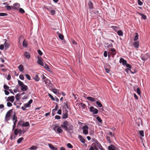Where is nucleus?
<instances>
[{"label":"nucleus","instance_id":"1","mask_svg":"<svg viewBox=\"0 0 150 150\" xmlns=\"http://www.w3.org/2000/svg\"><path fill=\"white\" fill-rule=\"evenodd\" d=\"M61 127L66 131L69 132H71V131L73 130V126L67 121H64Z\"/></svg>","mask_w":150,"mask_h":150},{"label":"nucleus","instance_id":"2","mask_svg":"<svg viewBox=\"0 0 150 150\" xmlns=\"http://www.w3.org/2000/svg\"><path fill=\"white\" fill-rule=\"evenodd\" d=\"M18 84L21 87V90L22 91H27L28 89V86L25 85L23 82L20 80L18 81Z\"/></svg>","mask_w":150,"mask_h":150},{"label":"nucleus","instance_id":"3","mask_svg":"<svg viewBox=\"0 0 150 150\" xmlns=\"http://www.w3.org/2000/svg\"><path fill=\"white\" fill-rule=\"evenodd\" d=\"M13 111V110L12 109H11L8 111L6 113L5 117V121L7 122L8 121L10 120V117Z\"/></svg>","mask_w":150,"mask_h":150},{"label":"nucleus","instance_id":"4","mask_svg":"<svg viewBox=\"0 0 150 150\" xmlns=\"http://www.w3.org/2000/svg\"><path fill=\"white\" fill-rule=\"evenodd\" d=\"M18 125L23 127H28L29 126V123L28 122H24L22 121H20L18 122Z\"/></svg>","mask_w":150,"mask_h":150},{"label":"nucleus","instance_id":"5","mask_svg":"<svg viewBox=\"0 0 150 150\" xmlns=\"http://www.w3.org/2000/svg\"><path fill=\"white\" fill-rule=\"evenodd\" d=\"M138 38H134V42L133 43L134 47L136 48H138L139 47V41L137 40Z\"/></svg>","mask_w":150,"mask_h":150},{"label":"nucleus","instance_id":"6","mask_svg":"<svg viewBox=\"0 0 150 150\" xmlns=\"http://www.w3.org/2000/svg\"><path fill=\"white\" fill-rule=\"evenodd\" d=\"M88 127L87 125H86L83 126L82 127L83 133L85 135L87 134H88Z\"/></svg>","mask_w":150,"mask_h":150},{"label":"nucleus","instance_id":"7","mask_svg":"<svg viewBox=\"0 0 150 150\" xmlns=\"http://www.w3.org/2000/svg\"><path fill=\"white\" fill-rule=\"evenodd\" d=\"M140 57L143 61H145L148 59L149 57V56L148 54H142Z\"/></svg>","mask_w":150,"mask_h":150},{"label":"nucleus","instance_id":"8","mask_svg":"<svg viewBox=\"0 0 150 150\" xmlns=\"http://www.w3.org/2000/svg\"><path fill=\"white\" fill-rule=\"evenodd\" d=\"M90 111L93 112V114H97L98 113V110L97 109L94 108L93 106H91L90 109Z\"/></svg>","mask_w":150,"mask_h":150},{"label":"nucleus","instance_id":"9","mask_svg":"<svg viewBox=\"0 0 150 150\" xmlns=\"http://www.w3.org/2000/svg\"><path fill=\"white\" fill-rule=\"evenodd\" d=\"M46 84L47 86L49 87H51L52 86V84L50 82V80H48V79H46L44 81Z\"/></svg>","mask_w":150,"mask_h":150},{"label":"nucleus","instance_id":"10","mask_svg":"<svg viewBox=\"0 0 150 150\" xmlns=\"http://www.w3.org/2000/svg\"><path fill=\"white\" fill-rule=\"evenodd\" d=\"M68 111L67 110H66L64 111H63L62 116L63 118L66 119L68 117Z\"/></svg>","mask_w":150,"mask_h":150},{"label":"nucleus","instance_id":"11","mask_svg":"<svg viewBox=\"0 0 150 150\" xmlns=\"http://www.w3.org/2000/svg\"><path fill=\"white\" fill-rule=\"evenodd\" d=\"M119 62L120 63L122 64L123 65H125L127 63V61L122 58H120Z\"/></svg>","mask_w":150,"mask_h":150},{"label":"nucleus","instance_id":"12","mask_svg":"<svg viewBox=\"0 0 150 150\" xmlns=\"http://www.w3.org/2000/svg\"><path fill=\"white\" fill-rule=\"evenodd\" d=\"M33 100L32 99H30L28 102L24 105V106L26 108H28L30 107V104L32 103Z\"/></svg>","mask_w":150,"mask_h":150},{"label":"nucleus","instance_id":"13","mask_svg":"<svg viewBox=\"0 0 150 150\" xmlns=\"http://www.w3.org/2000/svg\"><path fill=\"white\" fill-rule=\"evenodd\" d=\"M78 138L79 139L80 141L83 143L84 144L85 142V140L83 138V137L79 135L78 136Z\"/></svg>","mask_w":150,"mask_h":150},{"label":"nucleus","instance_id":"14","mask_svg":"<svg viewBox=\"0 0 150 150\" xmlns=\"http://www.w3.org/2000/svg\"><path fill=\"white\" fill-rule=\"evenodd\" d=\"M14 100V97L13 96H10L8 97L7 101H10L11 102L13 103V102Z\"/></svg>","mask_w":150,"mask_h":150},{"label":"nucleus","instance_id":"15","mask_svg":"<svg viewBox=\"0 0 150 150\" xmlns=\"http://www.w3.org/2000/svg\"><path fill=\"white\" fill-rule=\"evenodd\" d=\"M24 57L27 59H29L30 57V55L28 52H25L23 54Z\"/></svg>","mask_w":150,"mask_h":150},{"label":"nucleus","instance_id":"16","mask_svg":"<svg viewBox=\"0 0 150 150\" xmlns=\"http://www.w3.org/2000/svg\"><path fill=\"white\" fill-rule=\"evenodd\" d=\"M125 71L127 73H128L129 72V71H130L131 72L132 74H135L136 72V71H133L131 70V69L130 68L126 69H125Z\"/></svg>","mask_w":150,"mask_h":150},{"label":"nucleus","instance_id":"17","mask_svg":"<svg viewBox=\"0 0 150 150\" xmlns=\"http://www.w3.org/2000/svg\"><path fill=\"white\" fill-rule=\"evenodd\" d=\"M48 145L49 147L52 150H57V147H54L52 144H49Z\"/></svg>","mask_w":150,"mask_h":150},{"label":"nucleus","instance_id":"18","mask_svg":"<svg viewBox=\"0 0 150 150\" xmlns=\"http://www.w3.org/2000/svg\"><path fill=\"white\" fill-rule=\"evenodd\" d=\"M4 40H5V42L4 43V46L5 47V49L6 50L8 48L9 46V45L7 42H6L7 41L6 39H5Z\"/></svg>","mask_w":150,"mask_h":150},{"label":"nucleus","instance_id":"19","mask_svg":"<svg viewBox=\"0 0 150 150\" xmlns=\"http://www.w3.org/2000/svg\"><path fill=\"white\" fill-rule=\"evenodd\" d=\"M18 68L20 71H23L24 69L23 66L21 64L19 65Z\"/></svg>","mask_w":150,"mask_h":150},{"label":"nucleus","instance_id":"20","mask_svg":"<svg viewBox=\"0 0 150 150\" xmlns=\"http://www.w3.org/2000/svg\"><path fill=\"white\" fill-rule=\"evenodd\" d=\"M88 5L89 6V8L90 9H92L93 8V3L91 1H89L88 2Z\"/></svg>","mask_w":150,"mask_h":150},{"label":"nucleus","instance_id":"21","mask_svg":"<svg viewBox=\"0 0 150 150\" xmlns=\"http://www.w3.org/2000/svg\"><path fill=\"white\" fill-rule=\"evenodd\" d=\"M87 98L88 100L91 102H94L95 101V98L91 97H88Z\"/></svg>","mask_w":150,"mask_h":150},{"label":"nucleus","instance_id":"22","mask_svg":"<svg viewBox=\"0 0 150 150\" xmlns=\"http://www.w3.org/2000/svg\"><path fill=\"white\" fill-rule=\"evenodd\" d=\"M12 119L13 121H17V117L16 115V113L15 112H14V113L12 117Z\"/></svg>","mask_w":150,"mask_h":150},{"label":"nucleus","instance_id":"23","mask_svg":"<svg viewBox=\"0 0 150 150\" xmlns=\"http://www.w3.org/2000/svg\"><path fill=\"white\" fill-rule=\"evenodd\" d=\"M138 14H139V15H140L142 16V18L144 20H145L146 19V16L144 15V14L141 13H139Z\"/></svg>","mask_w":150,"mask_h":150},{"label":"nucleus","instance_id":"24","mask_svg":"<svg viewBox=\"0 0 150 150\" xmlns=\"http://www.w3.org/2000/svg\"><path fill=\"white\" fill-rule=\"evenodd\" d=\"M28 44L27 41L25 40H24L23 42V46L25 47H27L28 46Z\"/></svg>","mask_w":150,"mask_h":150},{"label":"nucleus","instance_id":"25","mask_svg":"<svg viewBox=\"0 0 150 150\" xmlns=\"http://www.w3.org/2000/svg\"><path fill=\"white\" fill-rule=\"evenodd\" d=\"M108 149L109 150H115V147L112 145L108 146Z\"/></svg>","mask_w":150,"mask_h":150},{"label":"nucleus","instance_id":"26","mask_svg":"<svg viewBox=\"0 0 150 150\" xmlns=\"http://www.w3.org/2000/svg\"><path fill=\"white\" fill-rule=\"evenodd\" d=\"M39 57H38V59L37 61V63L39 64L40 65H41V66H43V65H44V64L43 63V62H42V61L40 60L39 59Z\"/></svg>","mask_w":150,"mask_h":150},{"label":"nucleus","instance_id":"27","mask_svg":"<svg viewBox=\"0 0 150 150\" xmlns=\"http://www.w3.org/2000/svg\"><path fill=\"white\" fill-rule=\"evenodd\" d=\"M57 130L59 133H61L63 132V130L61 129V127H58L57 129Z\"/></svg>","mask_w":150,"mask_h":150},{"label":"nucleus","instance_id":"28","mask_svg":"<svg viewBox=\"0 0 150 150\" xmlns=\"http://www.w3.org/2000/svg\"><path fill=\"white\" fill-rule=\"evenodd\" d=\"M20 96L21 95L19 93H18L16 95L15 98L18 101L19 100Z\"/></svg>","mask_w":150,"mask_h":150},{"label":"nucleus","instance_id":"29","mask_svg":"<svg viewBox=\"0 0 150 150\" xmlns=\"http://www.w3.org/2000/svg\"><path fill=\"white\" fill-rule=\"evenodd\" d=\"M37 149V146H32L29 148L30 150H35Z\"/></svg>","mask_w":150,"mask_h":150},{"label":"nucleus","instance_id":"30","mask_svg":"<svg viewBox=\"0 0 150 150\" xmlns=\"http://www.w3.org/2000/svg\"><path fill=\"white\" fill-rule=\"evenodd\" d=\"M34 80L37 81H38L40 80L38 76L37 75H35V76L34 78Z\"/></svg>","mask_w":150,"mask_h":150},{"label":"nucleus","instance_id":"31","mask_svg":"<svg viewBox=\"0 0 150 150\" xmlns=\"http://www.w3.org/2000/svg\"><path fill=\"white\" fill-rule=\"evenodd\" d=\"M111 51L112 52V54L113 56H114L116 54V50L115 49H114V48L111 49Z\"/></svg>","mask_w":150,"mask_h":150},{"label":"nucleus","instance_id":"32","mask_svg":"<svg viewBox=\"0 0 150 150\" xmlns=\"http://www.w3.org/2000/svg\"><path fill=\"white\" fill-rule=\"evenodd\" d=\"M23 139H24L23 138V137L20 138L17 140V143L19 144V143H20L23 140Z\"/></svg>","mask_w":150,"mask_h":150},{"label":"nucleus","instance_id":"33","mask_svg":"<svg viewBox=\"0 0 150 150\" xmlns=\"http://www.w3.org/2000/svg\"><path fill=\"white\" fill-rule=\"evenodd\" d=\"M57 35L58 36V38H64L63 35L58 32H57Z\"/></svg>","mask_w":150,"mask_h":150},{"label":"nucleus","instance_id":"34","mask_svg":"<svg viewBox=\"0 0 150 150\" xmlns=\"http://www.w3.org/2000/svg\"><path fill=\"white\" fill-rule=\"evenodd\" d=\"M118 35L120 36H121L123 35V32L121 30L118 31L117 32Z\"/></svg>","mask_w":150,"mask_h":150},{"label":"nucleus","instance_id":"35","mask_svg":"<svg viewBox=\"0 0 150 150\" xmlns=\"http://www.w3.org/2000/svg\"><path fill=\"white\" fill-rule=\"evenodd\" d=\"M18 129H16L14 131V134L15 135H17L18 134Z\"/></svg>","mask_w":150,"mask_h":150},{"label":"nucleus","instance_id":"36","mask_svg":"<svg viewBox=\"0 0 150 150\" xmlns=\"http://www.w3.org/2000/svg\"><path fill=\"white\" fill-rule=\"evenodd\" d=\"M96 103L98 106L100 107H102V104L100 102L98 101H96Z\"/></svg>","mask_w":150,"mask_h":150},{"label":"nucleus","instance_id":"37","mask_svg":"<svg viewBox=\"0 0 150 150\" xmlns=\"http://www.w3.org/2000/svg\"><path fill=\"white\" fill-rule=\"evenodd\" d=\"M8 15V14L6 13H0V16H4Z\"/></svg>","mask_w":150,"mask_h":150},{"label":"nucleus","instance_id":"38","mask_svg":"<svg viewBox=\"0 0 150 150\" xmlns=\"http://www.w3.org/2000/svg\"><path fill=\"white\" fill-rule=\"evenodd\" d=\"M52 91L55 93H57L58 92V90L55 88H53Z\"/></svg>","mask_w":150,"mask_h":150},{"label":"nucleus","instance_id":"39","mask_svg":"<svg viewBox=\"0 0 150 150\" xmlns=\"http://www.w3.org/2000/svg\"><path fill=\"white\" fill-rule=\"evenodd\" d=\"M96 119H97V120H98V121L99 122H100V123L102 122V120L99 117V116L97 117H96Z\"/></svg>","mask_w":150,"mask_h":150},{"label":"nucleus","instance_id":"40","mask_svg":"<svg viewBox=\"0 0 150 150\" xmlns=\"http://www.w3.org/2000/svg\"><path fill=\"white\" fill-rule=\"evenodd\" d=\"M136 92L138 95H140L141 93L140 88H137Z\"/></svg>","mask_w":150,"mask_h":150},{"label":"nucleus","instance_id":"41","mask_svg":"<svg viewBox=\"0 0 150 150\" xmlns=\"http://www.w3.org/2000/svg\"><path fill=\"white\" fill-rule=\"evenodd\" d=\"M19 11L20 13H25L24 10L22 8H19Z\"/></svg>","mask_w":150,"mask_h":150},{"label":"nucleus","instance_id":"42","mask_svg":"<svg viewBox=\"0 0 150 150\" xmlns=\"http://www.w3.org/2000/svg\"><path fill=\"white\" fill-rule=\"evenodd\" d=\"M49 96V97L51 98V99L53 101H54L55 100L54 97L50 94H48Z\"/></svg>","mask_w":150,"mask_h":150},{"label":"nucleus","instance_id":"43","mask_svg":"<svg viewBox=\"0 0 150 150\" xmlns=\"http://www.w3.org/2000/svg\"><path fill=\"white\" fill-rule=\"evenodd\" d=\"M139 134L140 135H141L142 137H144V132L143 130H141L139 131Z\"/></svg>","mask_w":150,"mask_h":150},{"label":"nucleus","instance_id":"44","mask_svg":"<svg viewBox=\"0 0 150 150\" xmlns=\"http://www.w3.org/2000/svg\"><path fill=\"white\" fill-rule=\"evenodd\" d=\"M5 7L6 8L7 10H10L11 9V7L10 6H6Z\"/></svg>","mask_w":150,"mask_h":150},{"label":"nucleus","instance_id":"45","mask_svg":"<svg viewBox=\"0 0 150 150\" xmlns=\"http://www.w3.org/2000/svg\"><path fill=\"white\" fill-rule=\"evenodd\" d=\"M67 147L69 148H73V146L70 143H68L67 144Z\"/></svg>","mask_w":150,"mask_h":150},{"label":"nucleus","instance_id":"46","mask_svg":"<svg viewBox=\"0 0 150 150\" xmlns=\"http://www.w3.org/2000/svg\"><path fill=\"white\" fill-rule=\"evenodd\" d=\"M81 106L83 109H84L86 107V105L83 103H81Z\"/></svg>","mask_w":150,"mask_h":150},{"label":"nucleus","instance_id":"47","mask_svg":"<svg viewBox=\"0 0 150 150\" xmlns=\"http://www.w3.org/2000/svg\"><path fill=\"white\" fill-rule=\"evenodd\" d=\"M4 89H7L8 90L9 89V87L6 84H5L4 85Z\"/></svg>","mask_w":150,"mask_h":150},{"label":"nucleus","instance_id":"48","mask_svg":"<svg viewBox=\"0 0 150 150\" xmlns=\"http://www.w3.org/2000/svg\"><path fill=\"white\" fill-rule=\"evenodd\" d=\"M25 76L28 80H30L31 79V78L29 75L26 74L25 75Z\"/></svg>","mask_w":150,"mask_h":150},{"label":"nucleus","instance_id":"49","mask_svg":"<svg viewBox=\"0 0 150 150\" xmlns=\"http://www.w3.org/2000/svg\"><path fill=\"white\" fill-rule=\"evenodd\" d=\"M138 3L139 6H142L143 4V3L140 0H138Z\"/></svg>","mask_w":150,"mask_h":150},{"label":"nucleus","instance_id":"50","mask_svg":"<svg viewBox=\"0 0 150 150\" xmlns=\"http://www.w3.org/2000/svg\"><path fill=\"white\" fill-rule=\"evenodd\" d=\"M125 65H126V66L127 67L129 68H130V69L132 68V67H131V65L130 64H127V63Z\"/></svg>","mask_w":150,"mask_h":150},{"label":"nucleus","instance_id":"51","mask_svg":"<svg viewBox=\"0 0 150 150\" xmlns=\"http://www.w3.org/2000/svg\"><path fill=\"white\" fill-rule=\"evenodd\" d=\"M28 130V129H26V128H23L22 129V131H23V134H24L25 133L27 130Z\"/></svg>","mask_w":150,"mask_h":150},{"label":"nucleus","instance_id":"52","mask_svg":"<svg viewBox=\"0 0 150 150\" xmlns=\"http://www.w3.org/2000/svg\"><path fill=\"white\" fill-rule=\"evenodd\" d=\"M50 12L52 15H54L55 14V11L54 10H51Z\"/></svg>","mask_w":150,"mask_h":150},{"label":"nucleus","instance_id":"53","mask_svg":"<svg viewBox=\"0 0 150 150\" xmlns=\"http://www.w3.org/2000/svg\"><path fill=\"white\" fill-rule=\"evenodd\" d=\"M38 52L39 54L41 56L43 54L42 52L40 50H38Z\"/></svg>","mask_w":150,"mask_h":150},{"label":"nucleus","instance_id":"54","mask_svg":"<svg viewBox=\"0 0 150 150\" xmlns=\"http://www.w3.org/2000/svg\"><path fill=\"white\" fill-rule=\"evenodd\" d=\"M19 78L22 80H24V77L23 75H20L19 76Z\"/></svg>","mask_w":150,"mask_h":150},{"label":"nucleus","instance_id":"55","mask_svg":"<svg viewBox=\"0 0 150 150\" xmlns=\"http://www.w3.org/2000/svg\"><path fill=\"white\" fill-rule=\"evenodd\" d=\"M18 132L20 134V136H21V134H23V132L22 131V130L21 129H18Z\"/></svg>","mask_w":150,"mask_h":150},{"label":"nucleus","instance_id":"56","mask_svg":"<svg viewBox=\"0 0 150 150\" xmlns=\"http://www.w3.org/2000/svg\"><path fill=\"white\" fill-rule=\"evenodd\" d=\"M7 106L9 107H11V106H12V104L11 103L9 102H7Z\"/></svg>","mask_w":150,"mask_h":150},{"label":"nucleus","instance_id":"57","mask_svg":"<svg viewBox=\"0 0 150 150\" xmlns=\"http://www.w3.org/2000/svg\"><path fill=\"white\" fill-rule=\"evenodd\" d=\"M55 119L59 120L60 119L61 117L59 115H56L55 116Z\"/></svg>","mask_w":150,"mask_h":150},{"label":"nucleus","instance_id":"58","mask_svg":"<svg viewBox=\"0 0 150 150\" xmlns=\"http://www.w3.org/2000/svg\"><path fill=\"white\" fill-rule=\"evenodd\" d=\"M106 139H107V140L110 143H111V140L110 139V138L109 137L107 136Z\"/></svg>","mask_w":150,"mask_h":150},{"label":"nucleus","instance_id":"59","mask_svg":"<svg viewBox=\"0 0 150 150\" xmlns=\"http://www.w3.org/2000/svg\"><path fill=\"white\" fill-rule=\"evenodd\" d=\"M64 38H59L61 41L63 43L66 42V41L64 39Z\"/></svg>","mask_w":150,"mask_h":150},{"label":"nucleus","instance_id":"60","mask_svg":"<svg viewBox=\"0 0 150 150\" xmlns=\"http://www.w3.org/2000/svg\"><path fill=\"white\" fill-rule=\"evenodd\" d=\"M58 105H56L54 109L52 110V111H56L57 110Z\"/></svg>","mask_w":150,"mask_h":150},{"label":"nucleus","instance_id":"61","mask_svg":"<svg viewBox=\"0 0 150 150\" xmlns=\"http://www.w3.org/2000/svg\"><path fill=\"white\" fill-rule=\"evenodd\" d=\"M104 56L105 57H106L107 56V52L106 51H105L104 52Z\"/></svg>","mask_w":150,"mask_h":150},{"label":"nucleus","instance_id":"62","mask_svg":"<svg viewBox=\"0 0 150 150\" xmlns=\"http://www.w3.org/2000/svg\"><path fill=\"white\" fill-rule=\"evenodd\" d=\"M4 91L6 95H8L9 93V92L6 90H5Z\"/></svg>","mask_w":150,"mask_h":150},{"label":"nucleus","instance_id":"63","mask_svg":"<svg viewBox=\"0 0 150 150\" xmlns=\"http://www.w3.org/2000/svg\"><path fill=\"white\" fill-rule=\"evenodd\" d=\"M4 45H0V49L1 50H3L4 49Z\"/></svg>","mask_w":150,"mask_h":150},{"label":"nucleus","instance_id":"64","mask_svg":"<svg viewBox=\"0 0 150 150\" xmlns=\"http://www.w3.org/2000/svg\"><path fill=\"white\" fill-rule=\"evenodd\" d=\"M57 113L59 115H61L62 114V110L61 109L58 110L57 112Z\"/></svg>","mask_w":150,"mask_h":150}]
</instances>
